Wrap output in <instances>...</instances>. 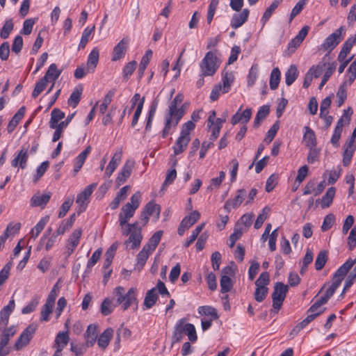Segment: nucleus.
Masks as SVG:
<instances>
[{
  "instance_id": "nucleus-9",
  "label": "nucleus",
  "mask_w": 356,
  "mask_h": 356,
  "mask_svg": "<svg viewBox=\"0 0 356 356\" xmlns=\"http://www.w3.org/2000/svg\"><path fill=\"white\" fill-rule=\"evenodd\" d=\"M246 191L243 188L238 189L236 195L233 199L227 200L224 205V209L227 213H229L232 209H237L243 202L246 196Z\"/></svg>"
},
{
  "instance_id": "nucleus-26",
  "label": "nucleus",
  "mask_w": 356,
  "mask_h": 356,
  "mask_svg": "<svg viewBox=\"0 0 356 356\" xmlns=\"http://www.w3.org/2000/svg\"><path fill=\"white\" fill-rule=\"evenodd\" d=\"M190 140L191 138H188L183 136H179V137L176 140L175 145L172 147L174 154L175 155H179L181 154L186 149Z\"/></svg>"
},
{
  "instance_id": "nucleus-22",
  "label": "nucleus",
  "mask_w": 356,
  "mask_h": 356,
  "mask_svg": "<svg viewBox=\"0 0 356 356\" xmlns=\"http://www.w3.org/2000/svg\"><path fill=\"white\" fill-rule=\"evenodd\" d=\"M25 106H22L9 122L7 127V131L9 134L12 133L15 130L19 121L23 118L25 114Z\"/></svg>"
},
{
  "instance_id": "nucleus-20",
  "label": "nucleus",
  "mask_w": 356,
  "mask_h": 356,
  "mask_svg": "<svg viewBox=\"0 0 356 356\" xmlns=\"http://www.w3.org/2000/svg\"><path fill=\"white\" fill-rule=\"evenodd\" d=\"M99 57V51L97 47L92 49L89 54L87 60V72H93L96 68Z\"/></svg>"
},
{
  "instance_id": "nucleus-46",
  "label": "nucleus",
  "mask_w": 356,
  "mask_h": 356,
  "mask_svg": "<svg viewBox=\"0 0 356 356\" xmlns=\"http://www.w3.org/2000/svg\"><path fill=\"white\" fill-rule=\"evenodd\" d=\"M327 252L326 250L321 251L315 261V268L316 270H321L325 265L327 261Z\"/></svg>"
},
{
  "instance_id": "nucleus-41",
  "label": "nucleus",
  "mask_w": 356,
  "mask_h": 356,
  "mask_svg": "<svg viewBox=\"0 0 356 356\" xmlns=\"http://www.w3.org/2000/svg\"><path fill=\"white\" fill-rule=\"evenodd\" d=\"M220 291L222 293L231 291L233 287V282L228 275H222L220 280Z\"/></svg>"
},
{
  "instance_id": "nucleus-5",
  "label": "nucleus",
  "mask_w": 356,
  "mask_h": 356,
  "mask_svg": "<svg viewBox=\"0 0 356 356\" xmlns=\"http://www.w3.org/2000/svg\"><path fill=\"white\" fill-rule=\"evenodd\" d=\"M218 58L213 51H208L200 63V76L213 75L219 65L217 64Z\"/></svg>"
},
{
  "instance_id": "nucleus-50",
  "label": "nucleus",
  "mask_w": 356,
  "mask_h": 356,
  "mask_svg": "<svg viewBox=\"0 0 356 356\" xmlns=\"http://www.w3.org/2000/svg\"><path fill=\"white\" fill-rule=\"evenodd\" d=\"M47 81L46 78H41L35 86L32 92V97L36 98L47 87Z\"/></svg>"
},
{
  "instance_id": "nucleus-58",
  "label": "nucleus",
  "mask_w": 356,
  "mask_h": 356,
  "mask_svg": "<svg viewBox=\"0 0 356 356\" xmlns=\"http://www.w3.org/2000/svg\"><path fill=\"white\" fill-rule=\"evenodd\" d=\"M74 202L73 198L72 197H67L65 202L62 204L60 211L58 213V218H63L64 217L67 211L70 210L71 206L72 205Z\"/></svg>"
},
{
  "instance_id": "nucleus-16",
  "label": "nucleus",
  "mask_w": 356,
  "mask_h": 356,
  "mask_svg": "<svg viewBox=\"0 0 356 356\" xmlns=\"http://www.w3.org/2000/svg\"><path fill=\"white\" fill-rule=\"evenodd\" d=\"M51 197V192H47L42 195L36 193L31 198L30 204L33 207H40L44 208L49 201Z\"/></svg>"
},
{
  "instance_id": "nucleus-55",
  "label": "nucleus",
  "mask_w": 356,
  "mask_h": 356,
  "mask_svg": "<svg viewBox=\"0 0 356 356\" xmlns=\"http://www.w3.org/2000/svg\"><path fill=\"white\" fill-rule=\"evenodd\" d=\"M205 224L202 223L201 225L196 227V228L192 232V234L189 236V238L186 241L184 246L188 248L190 246L197 238L199 234L202 232Z\"/></svg>"
},
{
  "instance_id": "nucleus-15",
  "label": "nucleus",
  "mask_w": 356,
  "mask_h": 356,
  "mask_svg": "<svg viewBox=\"0 0 356 356\" xmlns=\"http://www.w3.org/2000/svg\"><path fill=\"white\" fill-rule=\"evenodd\" d=\"M15 307V300H10L8 305L3 307L0 311V326H7L9 316Z\"/></svg>"
},
{
  "instance_id": "nucleus-63",
  "label": "nucleus",
  "mask_w": 356,
  "mask_h": 356,
  "mask_svg": "<svg viewBox=\"0 0 356 356\" xmlns=\"http://www.w3.org/2000/svg\"><path fill=\"white\" fill-rule=\"evenodd\" d=\"M270 282V275L268 272H263L255 282L256 286L266 287Z\"/></svg>"
},
{
  "instance_id": "nucleus-8",
  "label": "nucleus",
  "mask_w": 356,
  "mask_h": 356,
  "mask_svg": "<svg viewBox=\"0 0 356 356\" xmlns=\"http://www.w3.org/2000/svg\"><path fill=\"white\" fill-rule=\"evenodd\" d=\"M37 329L38 325L35 323L30 324L28 327H26L21 333L20 336L15 343L14 348L15 350H19L28 345L33 338Z\"/></svg>"
},
{
  "instance_id": "nucleus-38",
  "label": "nucleus",
  "mask_w": 356,
  "mask_h": 356,
  "mask_svg": "<svg viewBox=\"0 0 356 356\" xmlns=\"http://www.w3.org/2000/svg\"><path fill=\"white\" fill-rule=\"evenodd\" d=\"M65 118V113L59 108H54L51 113V118L49 121V127L54 129L55 125L59 123V121Z\"/></svg>"
},
{
  "instance_id": "nucleus-60",
  "label": "nucleus",
  "mask_w": 356,
  "mask_h": 356,
  "mask_svg": "<svg viewBox=\"0 0 356 356\" xmlns=\"http://www.w3.org/2000/svg\"><path fill=\"white\" fill-rule=\"evenodd\" d=\"M176 177H177L176 169L175 168L169 169L166 174L165 181L162 185V189H164L165 187L172 184L173 181H175V179H176Z\"/></svg>"
},
{
  "instance_id": "nucleus-28",
  "label": "nucleus",
  "mask_w": 356,
  "mask_h": 356,
  "mask_svg": "<svg viewBox=\"0 0 356 356\" xmlns=\"http://www.w3.org/2000/svg\"><path fill=\"white\" fill-rule=\"evenodd\" d=\"M62 70H58L57 65L55 63H52L49 65L45 75L42 78H46L47 81L56 82Z\"/></svg>"
},
{
  "instance_id": "nucleus-40",
  "label": "nucleus",
  "mask_w": 356,
  "mask_h": 356,
  "mask_svg": "<svg viewBox=\"0 0 356 356\" xmlns=\"http://www.w3.org/2000/svg\"><path fill=\"white\" fill-rule=\"evenodd\" d=\"M347 81H343L339 86L337 92V106H341L347 98L346 93Z\"/></svg>"
},
{
  "instance_id": "nucleus-44",
  "label": "nucleus",
  "mask_w": 356,
  "mask_h": 356,
  "mask_svg": "<svg viewBox=\"0 0 356 356\" xmlns=\"http://www.w3.org/2000/svg\"><path fill=\"white\" fill-rule=\"evenodd\" d=\"M115 93V90H110L107 94L104 96L102 103L99 106V113L104 114L108 108V106L111 104L112 99Z\"/></svg>"
},
{
  "instance_id": "nucleus-32",
  "label": "nucleus",
  "mask_w": 356,
  "mask_h": 356,
  "mask_svg": "<svg viewBox=\"0 0 356 356\" xmlns=\"http://www.w3.org/2000/svg\"><path fill=\"white\" fill-rule=\"evenodd\" d=\"M49 217L48 216L42 217L31 229L30 232L31 237L35 239L39 236L40 232L43 230L45 225L49 222Z\"/></svg>"
},
{
  "instance_id": "nucleus-17",
  "label": "nucleus",
  "mask_w": 356,
  "mask_h": 356,
  "mask_svg": "<svg viewBox=\"0 0 356 356\" xmlns=\"http://www.w3.org/2000/svg\"><path fill=\"white\" fill-rule=\"evenodd\" d=\"M28 158L27 149H22L12 160L11 165L13 167L19 166L22 169H24L27 165Z\"/></svg>"
},
{
  "instance_id": "nucleus-24",
  "label": "nucleus",
  "mask_w": 356,
  "mask_h": 356,
  "mask_svg": "<svg viewBox=\"0 0 356 356\" xmlns=\"http://www.w3.org/2000/svg\"><path fill=\"white\" fill-rule=\"evenodd\" d=\"M305 133L303 135V141L305 143V145L309 147L316 146V137L314 131L309 127H305Z\"/></svg>"
},
{
  "instance_id": "nucleus-12",
  "label": "nucleus",
  "mask_w": 356,
  "mask_h": 356,
  "mask_svg": "<svg viewBox=\"0 0 356 356\" xmlns=\"http://www.w3.org/2000/svg\"><path fill=\"white\" fill-rule=\"evenodd\" d=\"M82 234L81 229H76L70 236L66 245V255L70 256L79 243V240Z\"/></svg>"
},
{
  "instance_id": "nucleus-34",
  "label": "nucleus",
  "mask_w": 356,
  "mask_h": 356,
  "mask_svg": "<svg viewBox=\"0 0 356 356\" xmlns=\"http://www.w3.org/2000/svg\"><path fill=\"white\" fill-rule=\"evenodd\" d=\"M270 113V107L268 105L261 106L257 111L254 121V127L257 128L259 127L261 121L264 120Z\"/></svg>"
},
{
  "instance_id": "nucleus-64",
  "label": "nucleus",
  "mask_w": 356,
  "mask_h": 356,
  "mask_svg": "<svg viewBox=\"0 0 356 356\" xmlns=\"http://www.w3.org/2000/svg\"><path fill=\"white\" fill-rule=\"evenodd\" d=\"M268 292V289L267 287H258L257 286L255 292H254V299L257 302H262L266 299L267 294Z\"/></svg>"
},
{
  "instance_id": "nucleus-10",
  "label": "nucleus",
  "mask_w": 356,
  "mask_h": 356,
  "mask_svg": "<svg viewBox=\"0 0 356 356\" xmlns=\"http://www.w3.org/2000/svg\"><path fill=\"white\" fill-rule=\"evenodd\" d=\"M129 226H132L134 227V230L130 234L129 238L126 241V244L131 243V249H135L138 248L140 245L141 241L143 239V236L141 234V227H139L138 222H135L130 225Z\"/></svg>"
},
{
  "instance_id": "nucleus-48",
  "label": "nucleus",
  "mask_w": 356,
  "mask_h": 356,
  "mask_svg": "<svg viewBox=\"0 0 356 356\" xmlns=\"http://www.w3.org/2000/svg\"><path fill=\"white\" fill-rule=\"evenodd\" d=\"M136 65L137 63L135 60H132L125 65L122 70L123 78L125 81H127L132 75L136 68Z\"/></svg>"
},
{
  "instance_id": "nucleus-53",
  "label": "nucleus",
  "mask_w": 356,
  "mask_h": 356,
  "mask_svg": "<svg viewBox=\"0 0 356 356\" xmlns=\"http://www.w3.org/2000/svg\"><path fill=\"white\" fill-rule=\"evenodd\" d=\"M336 65H337L336 62H333L330 65L329 67L327 69L326 72H325V74L322 78L321 82L318 87L319 89H321L324 86V85L328 81L330 77L332 75V74L335 71Z\"/></svg>"
},
{
  "instance_id": "nucleus-49",
  "label": "nucleus",
  "mask_w": 356,
  "mask_h": 356,
  "mask_svg": "<svg viewBox=\"0 0 356 356\" xmlns=\"http://www.w3.org/2000/svg\"><path fill=\"white\" fill-rule=\"evenodd\" d=\"M258 71H259L258 65L253 64L249 70V73H248V78H247L248 87H252L254 84L255 81L257 79Z\"/></svg>"
},
{
  "instance_id": "nucleus-23",
  "label": "nucleus",
  "mask_w": 356,
  "mask_h": 356,
  "mask_svg": "<svg viewBox=\"0 0 356 356\" xmlns=\"http://www.w3.org/2000/svg\"><path fill=\"white\" fill-rule=\"evenodd\" d=\"M113 334V330L112 328L108 327L106 329L97 339V344L99 347L102 349H105L108 346Z\"/></svg>"
},
{
  "instance_id": "nucleus-59",
  "label": "nucleus",
  "mask_w": 356,
  "mask_h": 356,
  "mask_svg": "<svg viewBox=\"0 0 356 356\" xmlns=\"http://www.w3.org/2000/svg\"><path fill=\"white\" fill-rule=\"evenodd\" d=\"M309 151L307 155V162L309 163H314L318 159L320 156V149H318L316 146L309 147Z\"/></svg>"
},
{
  "instance_id": "nucleus-61",
  "label": "nucleus",
  "mask_w": 356,
  "mask_h": 356,
  "mask_svg": "<svg viewBox=\"0 0 356 356\" xmlns=\"http://www.w3.org/2000/svg\"><path fill=\"white\" fill-rule=\"evenodd\" d=\"M335 221V216L332 213L327 214L323 220V224L321 225V230L323 232H325L330 229L333 225Z\"/></svg>"
},
{
  "instance_id": "nucleus-37",
  "label": "nucleus",
  "mask_w": 356,
  "mask_h": 356,
  "mask_svg": "<svg viewBox=\"0 0 356 356\" xmlns=\"http://www.w3.org/2000/svg\"><path fill=\"white\" fill-rule=\"evenodd\" d=\"M298 76V71L295 65H291L285 73V82L286 84L291 86L297 79Z\"/></svg>"
},
{
  "instance_id": "nucleus-6",
  "label": "nucleus",
  "mask_w": 356,
  "mask_h": 356,
  "mask_svg": "<svg viewBox=\"0 0 356 356\" xmlns=\"http://www.w3.org/2000/svg\"><path fill=\"white\" fill-rule=\"evenodd\" d=\"M346 32V26H341L334 33H332L325 38L323 43L321 44V48L325 51H327V54H330V52L343 39Z\"/></svg>"
},
{
  "instance_id": "nucleus-29",
  "label": "nucleus",
  "mask_w": 356,
  "mask_h": 356,
  "mask_svg": "<svg viewBox=\"0 0 356 356\" xmlns=\"http://www.w3.org/2000/svg\"><path fill=\"white\" fill-rule=\"evenodd\" d=\"M234 81V76L232 72H224L222 74V93H227Z\"/></svg>"
},
{
  "instance_id": "nucleus-11",
  "label": "nucleus",
  "mask_w": 356,
  "mask_h": 356,
  "mask_svg": "<svg viewBox=\"0 0 356 356\" xmlns=\"http://www.w3.org/2000/svg\"><path fill=\"white\" fill-rule=\"evenodd\" d=\"M134 167V161L132 160H127L124 164L121 171L119 172L115 183L118 186L123 184L127 179L131 176L133 168Z\"/></svg>"
},
{
  "instance_id": "nucleus-45",
  "label": "nucleus",
  "mask_w": 356,
  "mask_h": 356,
  "mask_svg": "<svg viewBox=\"0 0 356 356\" xmlns=\"http://www.w3.org/2000/svg\"><path fill=\"white\" fill-rule=\"evenodd\" d=\"M157 105L158 104L156 101L153 102L151 104L147 118L146 126L145 129V131H149L151 130L152 123L156 113Z\"/></svg>"
},
{
  "instance_id": "nucleus-43",
  "label": "nucleus",
  "mask_w": 356,
  "mask_h": 356,
  "mask_svg": "<svg viewBox=\"0 0 356 356\" xmlns=\"http://www.w3.org/2000/svg\"><path fill=\"white\" fill-rule=\"evenodd\" d=\"M54 305L51 303L45 302L42 307L40 312V321L47 322L49 321V315L52 313Z\"/></svg>"
},
{
  "instance_id": "nucleus-19",
  "label": "nucleus",
  "mask_w": 356,
  "mask_h": 356,
  "mask_svg": "<svg viewBox=\"0 0 356 356\" xmlns=\"http://www.w3.org/2000/svg\"><path fill=\"white\" fill-rule=\"evenodd\" d=\"M97 330V327L94 324H90L88 326L84 334L87 346H92L96 342L98 335Z\"/></svg>"
},
{
  "instance_id": "nucleus-2",
  "label": "nucleus",
  "mask_w": 356,
  "mask_h": 356,
  "mask_svg": "<svg viewBox=\"0 0 356 356\" xmlns=\"http://www.w3.org/2000/svg\"><path fill=\"white\" fill-rule=\"evenodd\" d=\"M355 263L356 259H348L342 266H341L337 269V270L335 272L332 277V284L326 290L324 296L321 298V302H324L325 303L327 302L329 299L333 296L337 288L340 286L341 282L343 281L348 271L351 269V268Z\"/></svg>"
},
{
  "instance_id": "nucleus-39",
  "label": "nucleus",
  "mask_w": 356,
  "mask_h": 356,
  "mask_svg": "<svg viewBox=\"0 0 356 356\" xmlns=\"http://www.w3.org/2000/svg\"><path fill=\"white\" fill-rule=\"evenodd\" d=\"M280 76L281 73L278 67H275L272 70L269 82L271 90H274L277 88L280 81Z\"/></svg>"
},
{
  "instance_id": "nucleus-57",
  "label": "nucleus",
  "mask_w": 356,
  "mask_h": 356,
  "mask_svg": "<svg viewBox=\"0 0 356 356\" xmlns=\"http://www.w3.org/2000/svg\"><path fill=\"white\" fill-rule=\"evenodd\" d=\"M113 310L111 300L108 298H105L100 306L101 313L104 316H108L112 313Z\"/></svg>"
},
{
  "instance_id": "nucleus-52",
  "label": "nucleus",
  "mask_w": 356,
  "mask_h": 356,
  "mask_svg": "<svg viewBox=\"0 0 356 356\" xmlns=\"http://www.w3.org/2000/svg\"><path fill=\"white\" fill-rule=\"evenodd\" d=\"M225 121V119L217 118L216 122L212 126V132L210 136V140H215L218 136L220 129L222 128L223 122Z\"/></svg>"
},
{
  "instance_id": "nucleus-18",
  "label": "nucleus",
  "mask_w": 356,
  "mask_h": 356,
  "mask_svg": "<svg viewBox=\"0 0 356 356\" xmlns=\"http://www.w3.org/2000/svg\"><path fill=\"white\" fill-rule=\"evenodd\" d=\"M74 114L69 115L64 121H62L55 125L54 129H55V131L52 137V142H56L60 138L63 129L70 124L74 117Z\"/></svg>"
},
{
  "instance_id": "nucleus-54",
  "label": "nucleus",
  "mask_w": 356,
  "mask_h": 356,
  "mask_svg": "<svg viewBox=\"0 0 356 356\" xmlns=\"http://www.w3.org/2000/svg\"><path fill=\"white\" fill-rule=\"evenodd\" d=\"M270 211V209L267 207H264L262 210V212L257 216V218L254 222V228L258 229H259L264 222L267 219L268 213Z\"/></svg>"
},
{
  "instance_id": "nucleus-30",
  "label": "nucleus",
  "mask_w": 356,
  "mask_h": 356,
  "mask_svg": "<svg viewBox=\"0 0 356 356\" xmlns=\"http://www.w3.org/2000/svg\"><path fill=\"white\" fill-rule=\"evenodd\" d=\"M152 54H153L152 51L150 49H148L145 52V54L142 57L140 63L139 68L138 70V74L139 79H140L142 78V76H143L145 70L150 61Z\"/></svg>"
},
{
  "instance_id": "nucleus-62",
  "label": "nucleus",
  "mask_w": 356,
  "mask_h": 356,
  "mask_svg": "<svg viewBox=\"0 0 356 356\" xmlns=\"http://www.w3.org/2000/svg\"><path fill=\"white\" fill-rule=\"evenodd\" d=\"M101 254H102L101 249H97L92 253V257L88 261V263H87L86 268H87L88 271H90V269L96 264V263L99 259Z\"/></svg>"
},
{
  "instance_id": "nucleus-25",
  "label": "nucleus",
  "mask_w": 356,
  "mask_h": 356,
  "mask_svg": "<svg viewBox=\"0 0 356 356\" xmlns=\"http://www.w3.org/2000/svg\"><path fill=\"white\" fill-rule=\"evenodd\" d=\"M282 0H274L272 3L266 9L261 19V22L264 27L266 22L269 20L273 12L277 8Z\"/></svg>"
},
{
  "instance_id": "nucleus-35",
  "label": "nucleus",
  "mask_w": 356,
  "mask_h": 356,
  "mask_svg": "<svg viewBox=\"0 0 356 356\" xmlns=\"http://www.w3.org/2000/svg\"><path fill=\"white\" fill-rule=\"evenodd\" d=\"M144 211L147 212L149 216H154L156 220H158L160 217L161 206L153 201H150L146 204Z\"/></svg>"
},
{
  "instance_id": "nucleus-56",
  "label": "nucleus",
  "mask_w": 356,
  "mask_h": 356,
  "mask_svg": "<svg viewBox=\"0 0 356 356\" xmlns=\"http://www.w3.org/2000/svg\"><path fill=\"white\" fill-rule=\"evenodd\" d=\"M225 178V173L223 171H220L219 172V177L212 178L210 181V185L208 186L207 190L211 191L213 189V188H218L223 180Z\"/></svg>"
},
{
  "instance_id": "nucleus-4",
  "label": "nucleus",
  "mask_w": 356,
  "mask_h": 356,
  "mask_svg": "<svg viewBox=\"0 0 356 356\" xmlns=\"http://www.w3.org/2000/svg\"><path fill=\"white\" fill-rule=\"evenodd\" d=\"M114 293L117 296V305H121L122 309L125 311L131 306H134V310L138 309V300L136 298L137 289L136 288H131L124 293V289L122 286H117L115 289Z\"/></svg>"
},
{
  "instance_id": "nucleus-1",
  "label": "nucleus",
  "mask_w": 356,
  "mask_h": 356,
  "mask_svg": "<svg viewBox=\"0 0 356 356\" xmlns=\"http://www.w3.org/2000/svg\"><path fill=\"white\" fill-rule=\"evenodd\" d=\"M184 100L182 94H177L174 99L170 103L168 106V113L165 115V126L162 131V137L163 138L169 134L170 130L172 127H176L180 120L182 118L185 113L184 106L177 108V105L181 104Z\"/></svg>"
},
{
  "instance_id": "nucleus-21",
  "label": "nucleus",
  "mask_w": 356,
  "mask_h": 356,
  "mask_svg": "<svg viewBox=\"0 0 356 356\" xmlns=\"http://www.w3.org/2000/svg\"><path fill=\"white\" fill-rule=\"evenodd\" d=\"M121 158H122V152L121 151L116 152L113 156V157L111 158V160L110 161V162L106 169L105 173H104V175L106 177H110L111 176L113 172L115 171V170L118 166V165L121 161Z\"/></svg>"
},
{
  "instance_id": "nucleus-3",
  "label": "nucleus",
  "mask_w": 356,
  "mask_h": 356,
  "mask_svg": "<svg viewBox=\"0 0 356 356\" xmlns=\"http://www.w3.org/2000/svg\"><path fill=\"white\" fill-rule=\"evenodd\" d=\"M185 334L191 342L197 341V336L195 326L191 323H186L185 318H181L175 326L172 337V343L180 342Z\"/></svg>"
},
{
  "instance_id": "nucleus-31",
  "label": "nucleus",
  "mask_w": 356,
  "mask_h": 356,
  "mask_svg": "<svg viewBox=\"0 0 356 356\" xmlns=\"http://www.w3.org/2000/svg\"><path fill=\"white\" fill-rule=\"evenodd\" d=\"M343 147L344 150L343 152L342 163L344 166L347 167L350 165L351 162L352 157L356 149V146L345 144Z\"/></svg>"
},
{
  "instance_id": "nucleus-27",
  "label": "nucleus",
  "mask_w": 356,
  "mask_h": 356,
  "mask_svg": "<svg viewBox=\"0 0 356 356\" xmlns=\"http://www.w3.org/2000/svg\"><path fill=\"white\" fill-rule=\"evenodd\" d=\"M158 294L156 291V289H151L150 290H148L146 293L143 305L145 307L146 309H150L152 308L156 303L157 299H158Z\"/></svg>"
},
{
  "instance_id": "nucleus-7",
  "label": "nucleus",
  "mask_w": 356,
  "mask_h": 356,
  "mask_svg": "<svg viewBox=\"0 0 356 356\" xmlns=\"http://www.w3.org/2000/svg\"><path fill=\"white\" fill-rule=\"evenodd\" d=\"M288 290L289 286L282 282H277L275 284L274 291L272 293V300L273 307L275 312H277L280 309Z\"/></svg>"
},
{
  "instance_id": "nucleus-42",
  "label": "nucleus",
  "mask_w": 356,
  "mask_h": 356,
  "mask_svg": "<svg viewBox=\"0 0 356 356\" xmlns=\"http://www.w3.org/2000/svg\"><path fill=\"white\" fill-rule=\"evenodd\" d=\"M14 24L12 19H7L2 28L0 30V38L7 39L10 32L13 30Z\"/></svg>"
},
{
  "instance_id": "nucleus-14",
  "label": "nucleus",
  "mask_w": 356,
  "mask_h": 356,
  "mask_svg": "<svg viewBox=\"0 0 356 356\" xmlns=\"http://www.w3.org/2000/svg\"><path fill=\"white\" fill-rule=\"evenodd\" d=\"M250 10L244 8L240 13L233 15L230 25L232 28L236 29L241 27L248 19Z\"/></svg>"
},
{
  "instance_id": "nucleus-36",
  "label": "nucleus",
  "mask_w": 356,
  "mask_h": 356,
  "mask_svg": "<svg viewBox=\"0 0 356 356\" xmlns=\"http://www.w3.org/2000/svg\"><path fill=\"white\" fill-rule=\"evenodd\" d=\"M200 214L197 211H194L189 216H186L181 222V227L189 228L200 218Z\"/></svg>"
},
{
  "instance_id": "nucleus-51",
  "label": "nucleus",
  "mask_w": 356,
  "mask_h": 356,
  "mask_svg": "<svg viewBox=\"0 0 356 356\" xmlns=\"http://www.w3.org/2000/svg\"><path fill=\"white\" fill-rule=\"evenodd\" d=\"M82 88L80 90L76 88L70 95V98L67 100V103L70 106L75 108L79 103L81 96Z\"/></svg>"
},
{
  "instance_id": "nucleus-13",
  "label": "nucleus",
  "mask_w": 356,
  "mask_h": 356,
  "mask_svg": "<svg viewBox=\"0 0 356 356\" xmlns=\"http://www.w3.org/2000/svg\"><path fill=\"white\" fill-rule=\"evenodd\" d=\"M129 40L123 38L113 48L112 61H117L124 57L128 49Z\"/></svg>"
},
{
  "instance_id": "nucleus-33",
  "label": "nucleus",
  "mask_w": 356,
  "mask_h": 356,
  "mask_svg": "<svg viewBox=\"0 0 356 356\" xmlns=\"http://www.w3.org/2000/svg\"><path fill=\"white\" fill-rule=\"evenodd\" d=\"M335 193L336 188L334 187H330L327 189L321 199V205L323 209L327 208L332 204Z\"/></svg>"
},
{
  "instance_id": "nucleus-47",
  "label": "nucleus",
  "mask_w": 356,
  "mask_h": 356,
  "mask_svg": "<svg viewBox=\"0 0 356 356\" xmlns=\"http://www.w3.org/2000/svg\"><path fill=\"white\" fill-rule=\"evenodd\" d=\"M197 310L200 315L210 316L213 319L218 318L216 309L211 306H200Z\"/></svg>"
}]
</instances>
